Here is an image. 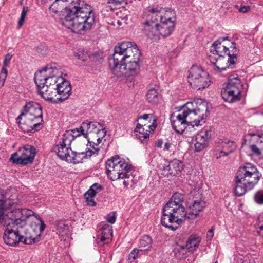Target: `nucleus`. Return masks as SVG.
<instances>
[{
	"instance_id": "obj_46",
	"label": "nucleus",
	"mask_w": 263,
	"mask_h": 263,
	"mask_svg": "<svg viewBox=\"0 0 263 263\" xmlns=\"http://www.w3.org/2000/svg\"><path fill=\"white\" fill-rule=\"evenodd\" d=\"M251 7L249 6H241L239 8V11L242 13H246L250 10Z\"/></svg>"
},
{
	"instance_id": "obj_6",
	"label": "nucleus",
	"mask_w": 263,
	"mask_h": 263,
	"mask_svg": "<svg viewBox=\"0 0 263 263\" xmlns=\"http://www.w3.org/2000/svg\"><path fill=\"white\" fill-rule=\"evenodd\" d=\"M7 204L11 206L9 200L5 201L0 200V223L4 227H7L5 230L3 236L5 243L11 246H15L20 242L26 245H31V241L28 239L31 236L26 234L21 225L16 226L12 223L10 225L4 224L3 222H8V219H13L9 218L7 215L4 214Z\"/></svg>"
},
{
	"instance_id": "obj_27",
	"label": "nucleus",
	"mask_w": 263,
	"mask_h": 263,
	"mask_svg": "<svg viewBox=\"0 0 263 263\" xmlns=\"http://www.w3.org/2000/svg\"><path fill=\"white\" fill-rule=\"evenodd\" d=\"M100 234L97 237V240L104 242L105 241H110L112 236V227L108 224H104L102 226L100 230Z\"/></svg>"
},
{
	"instance_id": "obj_12",
	"label": "nucleus",
	"mask_w": 263,
	"mask_h": 263,
	"mask_svg": "<svg viewBox=\"0 0 263 263\" xmlns=\"http://www.w3.org/2000/svg\"><path fill=\"white\" fill-rule=\"evenodd\" d=\"M3 223L4 224L8 225H10L11 223L16 226L21 225L26 234L31 236L28 238L31 241V245L39 241L40 236L46 228V224L44 221L38 223L32 222L30 223L29 227H28L26 226V219L23 217L15 219H8V222L5 221Z\"/></svg>"
},
{
	"instance_id": "obj_55",
	"label": "nucleus",
	"mask_w": 263,
	"mask_h": 263,
	"mask_svg": "<svg viewBox=\"0 0 263 263\" xmlns=\"http://www.w3.org/2000/svg\"><path fill=\"white\" fill-rule=\"evenodd\" d=\"M257 234H258V235L259 236H261V237H263V235H261V233H260V231H257Z\"/></svg>"
},
{
	"instance_id": "obj_44",
	"label": "nucleus",
	"mask_w": 263,
	"mask_h": 263,
	"mask_svg": "<svg viewBox=\"0 0 263 263\" xmlns=\"http://www.w3.org/2000/svg\"><path fill=\"white\" fill-rule=\"evenodd\" d=\"M12 55L10 54H7L5 55V59L3 62L4 66H7L10 63Z\"/></svg>"
},
{
	"instance_id": "obj_7",
	"label": "nucleus",
	"mask_w": 263,
	"mask_h": 263,
	"mask_svg": "<svg viewBox=\"0 0 263 263\" xmlns=\"http://www.w3.org/2000/svg\"><path fill=\"white\" fill-rule=\"evenodd\" d=\"M261 174L256 165L247 163L239 167L236 174L235 193L241 196L246 192L253 189L258 183Z\"/></svg>"
},
{
	"instance_id": "obj_45",
	"label": "nucleus",
	"mask_w": 263,
	"mask_h": 263,
	"mask_svg": "<svg viewBox=\"0 0 263 263\" xmlns=\"http://www.w3.org/2000/svg\"><path fill=\"white\" fill-rule=\"evenodd\" d=\"M214 236V228L212 227L210 229L206 234V238L208 240H211Z\"/></svg>"
},
{
	"instance_id": "obj_42",
	"label": "nucleus",
	"mask_w": 263,
	"mask_h": 263,
	"mask_svg": "<svg viewBox=\"0 0 263 263\" xmlns=\"http://www.w3.org/2000/svg\"><path fill=\"white\" fill-rule=\"evenodd\" d=\"M106 220L108 222L114 224L116 222V213L111 212L107 215Z\"/></svg>"
},
{
	"instance_id": "obj_36",
	"label": "nucleus",
	"mask_w": 263,
	"mask_h": 263,
	"mask_svg": "<svg viewBox=\"0 0 263 263\" xmlns=\"http://www.w3.org/2000/svg\"><path fill=\"white\" fill-rule=\"evenodd\" d=\"M60 0H55L54 2L52 3V4L50 6L49 9L50 11L54 13H57L59 11H61L62 10L61 9V7L60 6L59 2Z\"/></svg>"
},
{
	"instance_id": "obj_30",
	"label": "nucleus",
	"mask_w": 263,
	"mask_h": 263,
	"mask_svg": "<svg viewBox=\"0 0 263 263\" xmlns=\"http://www.w3.org/2000/svg\"><path fill=\"white\" fill-rule=\"evenodd\" d=\"M161 94L158 87L148 89L146 93V99L148 102L154 104L157 103L161 99Z\"/></svg>"
},
{
	"instance_id": "obj_56",
	"label": "nucleus",
	"mask_w": 263,
	"mask_h": 263,
	"mask_svg": "<svg viewBox=\"0 0 263 263\" xmlns=\"http://www.w3.org/2000/svg\"><path fill=\"white\" fill-rule=\"evenodd\" d=\"M259 229L261 230V231H262L263 230V225H261L259 226Z\"/></svg>"
},
{
	"instance_id": "obj_40",
	"label": "nucleus",
	"mask_w": 263,
	"mask_h": 263,
	"mask_svg": "<svg viewBox=\"0 0 263 263\" xmlns=\"http://www.w3.org/2000/svg\"><path fill=\"white\" fill-rule=\"evenodd\" d=\"M75 56L77 57L78 59L83 61H86L89 58L88 53L84 50L79 51L75 54Z\"/></svg>"
},
{
	"instance_id": "obj_51",
	"label": "nucleus",
	"mask_w": 263,
	"mask_h": 263,
	"mask_svg": "<svg viewBox=\"0 0 263 263\" xmlns=\"http://www.w3.org/2000/svg\"><path fill=\"white\" fill-rule=\"evenodd\" d=\"M163 144V141L162 140H159L157 141L156 143V146L158 148H161Z\"/></svg>"
},
{
	"instance_id": "obj_58",
	"label": "nucleus",
	"mask_w": 263,
	"mask_h": 263,
	"mask_svg": "<svg viewBox=\"0 0 263 263\" xmlns=\"http://www.w3.org/2000/svg\"><path fill=\"white\" fill-rule=\"evenodd\" d=\"M215 263H218L217 261H216L215 262Z\"/></svg>"
},
{
	"instance_id": "obj_15",
	"label": "nucleus",
	"mask_w": 263,
	"mask_h": 263,
	"mask_svg": "<svg viewBox=\"0 0 263 263\" xmlns=\"http://www.w3.org/2000/svg\"><path fill=\"white\" fill-rule=\"evenodd\" d=\"M209 59L212 64L213 69L218 72L233 68L237 60V58L231 57L230 55L217 57L212 54L209 55Z\"/></svg>"
},
{
	"instance_id": "obj_35",
	"label": "nucleus",
	"mask_w": 263,
	"mask_h": 263,
	"mask_svg": "<svg viewBox=\"0 0 263 263\" xmlns=\"http://www.w3.org/2000/svg\"><path fill=\"white\" fill-rule=\"evenodd\" d=\"M68 227V226L66 225L63 221H59L57 222L56 224L57 233H59V235H60L61 233H64L66 234Z\"/></svg>"
},
{
	"instance_id": "obj_39",
	"label": "nucleus",
	"mask_w": 263,
	"mask_h": 263,
	"mask_svg": "<svg viewBox=\"0 0 263 263\" xmlns=\"http://www.w3.org/2000/svg\"><path fill=\"white\" fill-rule=\"evenodd\" d=\"M142 254L139 249L135 248L133 249L129 254V259L131 261H133L138 257L139 254L141 255Z\"/></svg>"
},
{
	"instance_id": "obj_13",
	"label": "nucleus",
	"mask_w": 263,
	"mask_h": 263,
	"mask_svg": "<svg viewBox=\"0 0 263 263\" xmlns=\"http://www.w3.org/2000/svg\"><path fill=\"white\" fill-rule=\"evenodd\" d=\"M57 73L58 69L51 67H45L42 70L36 72L34 79L37 87L43 86L56 88L60 78H62L56 76Z\"/></svg>"
},
{
	"instance_id": "obj_11",
	"label": "nucleus",
	"mask_w": 263,
	"mask_h": 263,
	"mask_svg": "<svg viewBox=\"0 0 263 263\" xmlns=\"http://www.w3.org/2000/svg\"><path fill=\"white\" fill-rule=\"evenodd\" d=\"M186 77L190 85L197 90L204 89L211 83L209 73L200 66L193 65L188 70Z\"/></svg>"
},
{
	"instance_id": "obj_50",
	"label": "nucleus",
	"mask_w": 263,
	"mask_h": 263,
	"mask_svg": "<svg viewBox=\"0 0 263 263\" xmlns=\"http://www.w3.org/2000/svg\"><path fill=\"white\" fill-rule=\"evenodd\" d=\"M171 146H172V144L171 143H170L169 142H166L164 144V147L163 150L164 151H169Z\"/></svg>"
},
{
	"instance_id": "obj_8",
	"label": "nucleus",
	"mask_w": 263,
	"mask_h": 263,
	"mask_svg": "<svg viewBox=\"0 0 263 263\" xmlns=\"http://www.w3.org/2000/svg\"><path fill=\"white\" fill-rule=\"evenodd\" d=\"M20 127L24 132L39 130L42 127V109L35 102H29L24 106L23 111L16 118Z\"/></svg>"
},
{
	"instance_id": "obj_37",
	"label": "nucleus",
	"mask_w": 263,
	"mask_h": 263,
	"mask_svg": "<svg viewBox=\"0 0 263 263\" xmlns=\"http://www.w3.org/2000/svg\"><path fill=\"white\" fill-rule=\"evenodd\" d=\"M254 199L257 204H263V190L257 192L254 196Z\"/></svg>"
},
{
	"instance_id": "obj_33",
	"label": "nucleus",
	"mask_w": 263,
	"mask_h": 263,
	"mask_svg": "<svg viewBox=\"0 0 263 263\" xmlns=\"http://www.w3.org/2000/svg\"><path fill=\"white\" fill-rule=\"evenodd\" d=\"M227 48L228 49V55H230L231 57H236L238 53V50L236 48V43L234 42H231L230 40L228 41L227 43Z\"/></svg>"
},
{
	"instance_id": "obj_22",
	"label": "nucleus",
	"mask_w": 263,
	"mask_h": 263,
	"mask_svg": "<svg viewBox=\"0 0 263 263\" xmlns=\"http://www.w3.org/2000/svg\"><path fill=\"white\" fill-rule=\"evenodd\" d=\"M211 137V132L208 130L201 131L198 133L195 137L194 143L195 151L200 152L205 148Z\"/></svg>"
},
{
	"instance_id": "obj_28",
	"label": "nucleus",
	"mask_w": 263,
	"mask_h": 263,
	"mask_svg": "<svg viewBox=\"0 0 263 263\" xmlns=\"http://www.w3.org/2000/svg\"><path fill=\"white\" fill-rule=\"evenodd\" d=\"M221 96L223 99L229 103H234L240 100L241 95L235 93L232 90L224 87L221 90Z\"/></svg>"
},
{
	"instance_id": "obj_52",
	"label": "nucleus",
	"mask_w": 263,
	"mask_h": 263,
	"mask_svg": "<svg viewBox=\"0 0 263 263\" xmlns=\"http://www.w3.org/2000/svg\"><path fill=\"white\" fill-rule=\"evenodd\" d=\"M260 139L257 141V142H259V143H260L261 145L263 146V134L261 135H259Z\"/></svg>"
},
{
	"instance_id": "obj_23",
	"label": "nucleus",
	"mask_w": 263,
	"mask_h": 263,
	"mask_svg": "<svg viewBox=\"0 0 263 263\" xmlns=\"http://www.w3.org/2000/svg\"><path fill=\"white\" fill-rule=\"evenodd\" d=\"M156 126L153 123L146 125V124L142 122V124L138 123L135 129V133L142 142L145 139L149 138V132L150 130H154Z\"/></svg>"
},
{
	"instance_id": "obj_43",
	"label": "nucleus",
	"mask_w": 263,
	"mask_h": 263,
	"mask_svg": "<svg viewBox=\"0 0 263 263\" xmlns=\"http://www.w3.org/2000/svg\"><path fill=\"white\" fill-rule=\"evenodd\" d=\"M7 76V70L6 68L3 67L0 73V81L2 85L4 84L5 80Z\"/></svg>"
},
{
	"instance_id": "obj_41",
	"label": "nucleus",
	"mask_w": 263,
	"mask_h": 263,
	"mask_svg": "<svg viewBox=\"0 0 263 263\" xmlns=\"http://www.w3.org/2000/svg\"><path fill=\"white\" fill-rule=\"evenodd\" d=\"M143 120L144 121H148L150 122L151 121H155L154 119V116L152 114H145L138 118V120Z\"/></svg>"
},
{
	"instance_id": "obj_49",
	"label": "nucleus",
	"mask_w": 263,
	"mask_h": 263,
	"mask_svg": "<svg viewBox=\"0 0 263 263\" xmlns=\"http://www.w3.org/2000/svg\"><path fill=\"white\" fill-rule=\"evenodd\" d=\"M31 215H33L35 217V218L39 220V222H41V221H43L42 218H41V217L38 215V214H35L34 212H32V211H30V213L28 214V216H31Z\"/></svg>"
},
{
	"instance_id": "obj_16",
	"label": "nucleus",
	"mask_w": 263,
	"mask_h": 263,
	"mask_svg": "<svg viewBox=\"0 0 263 263\" xmlns=\"http://www.w3.org/2000/svg\"><path fill=\"white\" fill-rule=\"evenodd\" d=\"M106 135V130L103 124L101 127L97 129V132L92 135V140L89 141L88 140V143L89 144V147L88 150L85 152L87 154V157H90L93 155H97L100 149L99 144L102 142L103 141H105L104 137Z\"/></svg>"
},
{
	"instance_id": "obj_26",
	"label": "nucleus",
	"mask_w": 263,
	"mask_h": 263,
	"mask_svg": "<svg viewBox=\"0 0 263 263\" xmlns=\"http://www.w3.org/2000/svg\"><path fill=\"white\" fill-rule=\"evenodd\" d=\"M225 87L232 90L235 93L241 95L243 85L237 75H232L229 77Z\"/></svg>"
},
{
	"instance_id": "obj_14",
	"label": "nucleus",
	"mask_w": 263,
	"mask_h": 263,
	"mask_svg": "<svg viewBox=\"0 0 263 263\" xmlns=\"http://www.w3.org/2000/svg\"><path fill=\"white\" fill-rule=\"evenodd\" d=\"M36 154V150L33 146L26 144L13 153L9 161L13 164L27 165L32 163Z\"/></svg>"
},
{
	"instance_id": "obj_18",
	"label": "nucleus",
	"mask_w": 263,
	"mask_h": 263,
	"mask_svg": "<svg viewBox=\"0 0 263 263\" xmlns=\"http://www.w3.org/2000/svg\"><path fill=\"white\" fill-rule=\"evenodd\" d=\"M201 238L196 235H192L188 239L185 246H179L174 250L175 255L178 258H182L189 251H194L201 242Z\"/></svg>"
},
{
	"instance_id": "obj_17",
	"label": "nucleus",
	"mask_w": 263,
	"mask_h": 263,
	"mask_svg": "<svg viewBox=\"0 0 263 263\" xmlns=\"http://www.w3.org/2000/svg\"><path fill=\"white\" fill-rule=\"evenodd\" d=\"M236 146L233 141L230 140H219L214 150V155L217 159L222 157L228 156L236 149Z\"/></svg>"
},
{
	"instance_id": "obj_34",
	"label": "nucleus",
	"mask_w": 263,
	"mask_h": 263,
	"mask_svg": "<svg viewBox=\"0 0 263 263\" xmlns=\"http://www.w3.org/2000/svg\"><path fill=\"white\" fill-rule=\"evenodd\" d=\"M250 148L254 155L260 156L263 152V146L261 145L259 142H257L256 144L250 145Z\"/></svg>"
},
{
	"instance_id": "obj_3",
	"label": "nucleus",
	"mask_w": 263,
	"mask_h": 263,
	"mask_svg": "<svg viewBox=\"0 0 263 263\" xmlns=\"http://www.w3.org/2000/svg\"><path fill=\"white\" fill-rule=\"evenodd\" d=\"M141 51L133 42H123L114 48L109 65L112 73L117 77L135 76L140 69Z\"/></svg>"
},
{
	"instance_id": "obj_21",
	"label": "nucleus",
	"mask_w": 263,
	"mask_h": 263,
	"mask_svg": "<svg viewBox=\"0 0 263 263\" xmlns=\"http://www.w3.org/2000/svg\"><path fill=\"white\" fill-rule=\"evenodd\" d=\"M183 168L182 161L175 159L170 161L168 164L163 166L162 175L165 176H175L179 174Z\"/></svg>"
},
{
	"instance_id": "obj_24",
	"label": "nucleus",
	"mask_w": 263,
	"mask_h": 263,
	"mask_svg": "<svg viewBox=\"0 0 263 263\" xmlns=\"http://www.w3.org/2000/svg\"><path fill=\"white\" fill-rule=\"evenodd\" d=\"M37 89L41 96L45 100L58 103L55 88L41 86L37 87Z\"/></svg>"
},
{
	"instance_id": "obj_53",
	"label": "nucleus",
	"mask_w": 263,
	"mask_h": 263,
	"mask_svg": "<svg viewBox=\"0 0 263 263\" xmlns=\"http://www.w3.org/2000/svg\"><path fill=\"white\" fill-rule=\"evenodd\" d=\"M123 184L125 187H127L129 183L128 180H126L125 179H124V180L123 182Z\"/></svg>"
},
{
	"instance_id": "obj_54",
	"label": "nucleus",
	"mask_w": 263,
	"mask_h": 263,
	"mask_svg": "<svg viewBox=\"0 0 263 263\" xmlns=\"http://www.w3.org/2000/svg\"><path fill=\"white\" fill-rule=\"evenodd\" d=\"M118 1H119V0H107L108 3H109V4L115 3Z\"/></svg>"
},
{
	"instance_id": "obj_1",
	"label": "nucleus",
	"mask_w": 263,
	"mask_h": 263,
	"mask_svg": "<svg viewBox=\"0 0 263 263\" xmlns=\"http://www.w3.org/2000/svg\"><path fill=\"white\" fill-rule=\"evenodd\" d=\"M184 195L176 193L164 206L161 218V223L171 230H176L187 217L195 218L199 212L206 206L205 202L201 198L192 200L189 203L190 212L186 214L183 205Z\"/></svg>"
},
{
	"instance_id": "obj_48",
	"label": "nucleus",
	"mask_w": 263,
	"mask_h": 263,
	"mask_svg": "<svg viewBox=\"0 0 263 263\" xmlns=\"http://www.w3.org/2000/svg\"><path fill=\"white\" fill-rule=\"evenodd\" d=\"M31 215H33L35 217V218L39 220V222H41V221H43L42 218H41V217L38 215V214H35L34 212H32V211H30V213L28 214V216H31Z\"/></svg>"
},
{
	"instance_id": "obj_47",
	"label": "nucleus",
	"mask_w": 263,
	"mask_h": 263,
	"mask_svg": "<svg viewBox=\"0 0 263 263\" xmlns=\"http://www.w3.org/2000/svg\"><path fill=\"white\" fill-rule=\"evenodd\" d=\"M189 180L194 183H197L199 180V178L196 175L193 176L191 174L189 176Z\"/></svg>"
},
{
	"instance_id": "obj_10",
	"label": "nucleus",
	"mask_w": 263,
	"mask_h": 263,
	"mask_svg": "<svg viewBox=\"0 0 263 263\" xmlns=\"http://www.w3.org/2000/svg\"><path fill=\"white\" fill-rule=\"evenodd\" d=\"M67 137L64 138L62 136L61 140L53 147V151L58 157L62 160L73 164L81 163L84 158H87L85 152L76 153L71 149V137L67 135Z\"/></svg>"
},
{
	"instance_id": "obj_29",
	"label": "nucleus",
	"mask_w": 263,
	"mask_h": 263,
	"mask_svg": "<svg viewBox=\"0 0 263 263\" xmlns=\"http://www.w3.org/2000/svg\"><path fill=\"white\" fill-rule=\"evenodd\" d=\"M103 124L87 120L81 124V128H82V130H84L85 135L87 137L88 133H92L93 135Z\"/></svg>"
},
{
	"instance_id": "obj_38",
	"label": "nucleus",
	"mask_w": 263,
	"mask_h": 263,
	"mask_svg": "<svg viewBox=\"0 0 263 263\" xmlns=\"http://www.w3.org/2000/svg\"><path fill=\"white\" fill-rule=\"evenodd\" d=\"M28 11V8L27 7H24L23 8L21 14V17L18 22V24L20 26V27L22 26L23 25Z\"/></svg>"
},
{
	"instance_id": "obj_20",
	"label": "nucleus",
	"mask_w": 263,
	"mask_h": 263,
	"mask_svg": "<svg viewBox=\"0 0 263 263\" xmlns=\"http://www.w3.org/2000/svg\"><path fill=\"white\" fill-rule=\"evenodd\" d=\"M227 40L226 37H221L215 41L210 49V54L217 57H227L228 49L227 43H225Z\"/></svg>"
},
{
	"instance_id": "obj_2",
	"label": "nucleus",
	"mask_w": 263,
	"mask_h": 263,
	"mask_svg": "<svg viewBox=\"0 0 263 263\" xmlns=\"http://www.w3.org/2000/svg\"><path fill=\"white\" fill-rule=\"evenodd\" d=\"M70 3L60 13L63 26L76 33L90 30L94 26L96 15L92 6L83 0H60Z\"/></svg>"
},
{
	"instance_id": "obj_25",
	"label": "nucleus",
	"mask_w": 263,
	"mask_h": 263,
	"mask_svg": "<svg viewBox=\"0 0 263 263\" xmlns=\"http://www.w3.org/2000/svg\"><path fill=\"white\" fill-rule=\"evenodd\" d=\"M102 189V186L98 183L93 184L88 191L85 193L84 198L86 200L87 204L89 206H93L96 205L94 201V197L96 194Z\"/></svg>"
},
{
	"instance_id": "obj_57",
	"label": "nucleus",
	"mask_w": 263,
	"mask_h": 263,
	"mask_svg": "<svg viewBox=\"0 0 263 263\" xmlns=\"http://www.w3.org/2000/svg\"><path fill=\"white\" fill-rule=\"evenodd\" d=\"M250 135H251V136H254V135H255V134H251Z\"/></svg>"
},
{
	"instance_id": "obj_5",
	"label": "nucleus",
	"mask_w": 263,
	"mask_h": 263,
	"mask_svg": "<svg viewBox=\"0 0 263 263\" xmlns=\"http://www.w3.org/2000/svg\"><path fill=\"white\" fill-rule=\"evenodd\" d=\"M166 11L159 6L148 7L144 16L146 21L143 23L144 33L149 39L158 41L160 36L166 37L171 35L175 27V22L170 17H163Z\"/></svg>"
},
{
	"instance_id": "obj_31",
	"label": "nucleus",
	"mask_w": 263,
	"mask_h": 263,
	"mask_svg": "<svg viewBox=\"0 0 263 263\" xmlns=\"http://www.w3.org/2000/svg\"><path fill=\"white\" fill-rule=\"evenodd\" d=\"M152 245V238L148 235H144L139 240L138 247L142 253H145L149 250Z\"/></svg>"
},
{
	"instance_id": "obj_4",
	"label": "nucleus",
	"mask_w": 263,
	"mask_h": 263,
	"mask_svg": "<svg viewBox=\"0 0 263 263\" xmlns=\"http://www.w3.org/2000/svg\"><path fill=\"white\" fill-rule=\"evenodd\" d=\"M208 112V104L205 101L188 102L176 115H171L172 127L177 133L182 134L189 124L198 126L204 123Z\"/></svg>"
},
{
	"instance_id": "obj_9",
	"label": "nucleus",
	"mask_w": 263,
	"mask_h": 263,
	"mask_svg": "<svg viewBox=\"0 0 263 263\" xmlns=\"http://www.w3.org/2000/svg\"><path fill=\"white\" fill-rule=\"evenodd\" d=\"M106 174L111 180L128 179L132 175V165L116 155L105 163Z\"/></svg>"
},
{
	"instance_id": "obj_19",
	"label": "nucleus",
	"mask_w": 263,
	"mask_h": 263,
	"mask_svg": "<svg viewBox=\"0 0 263 263\" xmlns=\"http://www.w3.org/2000/svg\"><path fill=\"white\" fill-rule=\"evenodd\" d=\"M56 92L58 103L63 102L69 97L71 87L69 81L66 80L63 77L60 78L59 83L57 84Z\"/></svg>"
},
{
	"instance_id": "obj_32",
	"label": "nucleus",
	"mask_w": 263,
	"mask_h": 263,
	"mask_svg": "<svg viewBox=\"0 0 263 263\" xmlns=\"http://www.w3.org/2000/svg\"><path fill=\"white\" fill-rule=\"evenodd\" d=\"M67 135L71 137L70 143L72 142L76 137L80 136L81 135H83L85 138H87L86 136L85 135L84 130H82V128H81V125L79 128L66 130L64 133H63L62 136L64 138H67Z\"/></svg>"
}]
</instances>
